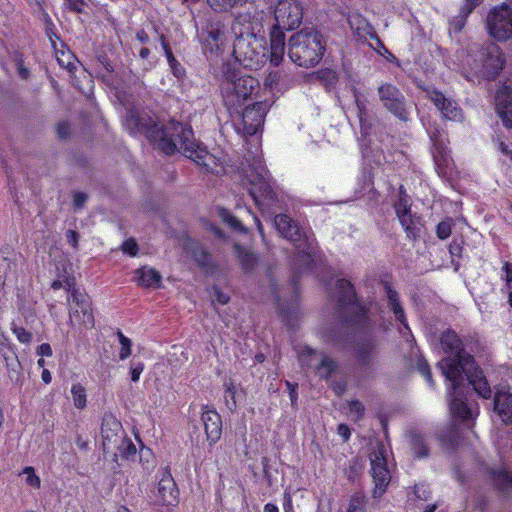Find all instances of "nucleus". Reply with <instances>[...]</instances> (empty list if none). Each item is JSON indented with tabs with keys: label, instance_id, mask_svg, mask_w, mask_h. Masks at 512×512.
Wrapping results in <instances>:
<instances>
[{
	"label": "nucleus",
	"instance_id": "5701e85b",
	"mask_svg": "<svg viewBox=\"0 0 512 512\" xmlns=\"http://www.w3.org/2000/svg\"><path fill=\"white\" fill-rule=\"evenodd\" d=\"M285 50V34H270V48L267 57L277 66L283 58Z\"/></svg>",
	"mask_w": 512,
	"mask_h": 512
},
{
	"label": "nucleus",
	"instance_id": "e2e57ef3",
	"mask_svg": "<svg viewBox=\"0 0 512 512\" xmlns=\"http://www.w3.org/2000/svg\"><path fill=\"white\" fill-rule=\"evenodd\" d=\"M499 477H502V478H503V480H504L505 484H510V483H512V477H511V475H510L507 471H505V470H503V471H501V472H500Z\"/></svg>",
	"mask_w": 512,
	"mask_h": 512
},
{
	"label": "nucleus",
	"instance_id": "f704fd0d",
	"mask_svg": "<svg viewBox=\"0 0 512 512\" xmlns=\"http://www.w3.org/2000/svg\"><path fill=\"white\" fill-rule=\"evenodd\" d=\"M210 7L218 12L226 11L239 3H242V0H207Z\"/></svg>",
	"mask_w": 512,
	"mask_h": 512
},
{
	"label": "nucleus",
	"instance_id": "423d86ee",
	"mask_svg": "<svg viewBox=\"0 0 512 512\" xmlns=\"http://www.w3.org/2000/svg\"><path fill=\"white\" fill-rule=\"evenodd\" d=\"M261 34H238L233 43L235 59L244 67L258 69L267 60V48Z\"/></svg>",
	"mask_w": 512,
	"mask_h": 512
},
{
	"label": "nucleus",
	"instance_id": "9d476101",
	"mask_svg": "<svg viewBox=\"0 0 512 512\" xmlns=\"http://www.w3.org/2000/svg\"><path fill=\"white\" fill-rule=\"evenodd\" d=\"M504 58L495 44H488L479 52L477 58L473 59L471 71L485 79H494L503 69Z\"/></svg>",
	"mask_w": 512,
	"mask_h": 512
},
{
	"label": "nucleus",
	"instance_id": "864d4df0",
	"mask_svg": "<svg viewBox=\"0 0 512 512\" xmlns=\"http://www.w3.org/2000/svg\"><path fill=\"white\" fill-rule=\"evenodd\" d=\"M213 295L215 297V300L221 305H224L229 301V296L226 293L221 292L219 289L215 288Z\"/></svg>",
	"mask_w": 512,
	"mask_h": 512
},
{
	"label": "nucleus",
	"instance_id": "bb28decb",
	"mask_svg": "<svg viewBox=\"0 0 512 512\" xmlns=\"http://www.w3.org/2000/svg\"><path fill=\"white\" fill-rule=\"evenodd\" d=\"M338 301L343 305L354 304L355 293L350 282L339 280L337 282Z\"/></svg>",
	"mask_w": 512,
	"mask_h": 512
},
{
	"label": "nucleus",
	"instance_id": "69168bd1",
	"mask_svg": "<svg viewBox=\"0 0 512 512\" xmlns=\"http://www.w3.org/2000/svg\"><path fill=\"white\" fill-rule=\"evenodd\" d=\"M401 205V210L402 212H404V209L406 210V212H410V209H409V206H408V202L407 200L403 199V198H400L399 202L396 204L395 208L397 206H400Z\"/></svg>",
	"mask_w": 512,
	"mask_h": 512
},
{
	"label": "nucleus",
	"instance_id": "3c124183",
	"mask_svg": "<svg viewBox=\"0 0 512 512\" xmlns=\"http://www.w3.org/2000/svg\"><path fill=\"white\" fill-rule=\"evenodd\" d=\"M66 239H67V242L73 247V248H77L78 247V239H79V235L76 231L74 230H68L66 232Z\"/></svg>",
	"mask_w": 512,
	"mask_h": 512
},
{
	"label": "nucleus",
	"instance_id": "680f3d73",
	"mask_svg": "<svg viewBox=\"0 0 512 512\" xmlns=\"http://www.w3.org/2000/svg\"><path fill=\"white\" fill-rule=\"evenodd\" d=\"M41 378L45 384H49L52 380L51 373L47 369L42 371Z\"/></svg>",
	"mask_w": 512,
	"mask_h": 512
},
{
	"label": "nucleus",
	"instance_id": "c03bdc74",
	"mask_svg": "<svg viewBox=\"0 0 512 512\" xmlns=\"http://www.w3.org/2000/svg\"><path fill=\"white\" fill-rule=\"evenodd\" d=\"M122 250L124 253L130 256H136L138 251V245L134 239H127L122 244Z\"/></svg>",
	"mask_w": 512,
	"mask_h": 512
},
{
	"label": "nucleus",
	"instance_id": "cd10ccee",
	"mask_svg": "<svg viewBox=\"0 0 512 512\" xmlns=\"http://www.w3.org/2000/svg\"><path fill=\"white\" fill-rule=\"evenodd\" d=\"M386 290L388 302L391 309L394 312L395 317L397 318L398 321H400L403 324L405 329H409L408 324L406 322L404 311L398 301V294L389 287H387Z\"/></svg>",
	"mask_w": 512,
	"mask_h": 512
},
{
	"label": "nucleus",
	"instance_id": "e433bc0d",
	"mask_svg": "<svg viewBox=\"0 0 512 512\" xmlns=\"http://www.w3.org/2000/svg\"><path fill=\"white\" fill-rule=\"evenodd\" d=\"M219 216L220 218L225 222L227 223L230 227H232L233 229H236V230H244V228L242 227L241 223L239 222V220L233 216L230 211L224 209V208H220L219 209Z\"/></svg>",
	"mask_w": 512,
	"mask_h": 512
},
{
	"label": "nucleus",
	"instance_id": "6e6d98bb",
	"mask_svg": "<svg viewBox=\"0 0 512 512\" xmlns=\"http://www.w3.org/2000/svg\"><path fill=\"white\" fill-rule=\"evenodd\" d=\"M337 432L345 441H347L350 438V429L345 424L338 425Z\"/></svg>",
	"mask_w": 512,
	"mask_h": 512
},
{
	"label": "nucleus",
	"instance_id": "6e6552de",
	"mask_svg": "<svg viewBox=\"0 0 512 512\" xmlns=\"http://www.w3.org/2000/svg\"><path fill=\"white\" fill-rule=\"evenodd\" d=\"M245 180L250 185L249 193L259 207L269 206L274 194L269 183V174L260 157H254L245 174Z\"/></svg>",
	"mask_w": 512,
	"mask_h": 512
},
{
	"label": "nucleus",
	"instance_id": "5fc2aeb1",
	"mask_svg": "<svg viewBox=\"0 0 512 512\" xmlns=\"http://www.w3.org/2000/svg\"><path fill=\"white\" fill-rule=\"evenodd\" d=\"M87 200V195L84 193H76L73 197V204L76 208H81Z\"/></svg>",
	"mask_w": 512,
	"mask_h": 512
},
{
	"label": "nucleus",
	"instance_id": "f257e3e1",
	"mask_svg": "<svg viewBox=\"0 0 512 512\" xmlns=\"http://www.w3.org/2000/svg\"><path fill=\"white\" fill-rule=\"evenodd\" d=\"M130 122L135 124L137 131L144 132L153 142L154 146L165 154L170 155L177 150H182L187 158L203 166L207 171L216 174L223 171L220 159L194 140L190 127L174 121L169 122L165 126L153 124L146 127L144 123L134 118V116L127 120V125Z\"/></svg>",
	"mask_w": 512,
	"mask_h": 512
},
{
	"label": "nucleus",
	"instance_id": "0e129e2a",
	"mask_svg": "<svg viewBox=\"0 0 512 512\" xmlns=\"http://www.w3.org/2000/svg\"><path fill=\"white\" fill-rule=\"evenodd\" d=\"M62 56L67 58V63H65V61H64L62 58H59V57L57 56V59H58L59 63H60L61 65H63V66L69 67V66H70V64H71V62H70V58H71L70 53H67V54H66V53L62 52Z\"/></svg>",
	"mask_w": 512,
	"mask_h": 512
},
{
	"label": "nucleus",
	"instance_id": "72a5a7b5",
	"mask_svg": "<svg viewBox=\"0 0 512 512\" xmlns=\"http://www.w3.org/2000/svg\"><path fill=\"white\" fill-rule=\"evenodd\" d=\"M117 336L120 343L119 359L126 360L132 354V342L121 331L117 332Z\"/></svg>",
	"mask_w": 512,
	"mask_h": 512
},
{
	"label": "nucleus",
	"instance_id": "393cba45",
	"mask_svg": "<svg viewBox=\"0 0 512 512\" xmlns=\"http://www.w3.org/2000/svg\"><path fill=\"white\" fill-rule=\"evenodd\" d=\"M71 399L73 406L78 410H83L87 407V390L86 387L77 382L73 383L70 389Z\"/></svg>",
	"mask_w": 512,
	"mask_h": 512
},
{
	"label": "nucleus",
	"instance_id": "a19ab883",
	"mask_svg": "<svg viewBox=\"0 0 512 512\" xmlns=\"http://www.w3.org/2000/svg\"><path fill=\"white\" fill-rule=\"evenodd\" d=\"M346 512H364V499L361 496H353L350 499Z\"/></svg>",
	"mask_w": 512,
	"mask_h": 512
},
{
	"label": "nucleus",
	"instance_id": "39448f33",
	"mask_svg": "<svg viewBox=\"0 0 512 512\" xmlns=\"http://www.w3.org/2000/svg\"><path fill=\"white\" fill-rule=\"evenodd\" d=\"M324 44L323 34H292L289 39V57L299 66H315L323 56Z\"/></svg>",
	"mask_w": 512,
	"mask_h": 512
},
{
	"label": "nucleus",
	"instance_id": "ea45409f",
	"mask_svg": "<svg viewBox=\"0 0 512 512\" xmlns=\"http://www.w3.org/2000/svg\"><path fill=\"white\" fill-rule=\"evenodd\" d=\"M372 39L376 42L377 47H374V49L383 57H385L387 60L394 62L396 58L394 55L379 41L377 38V34H371Z\"/></svg>",
	"mask_w": 512,
	"mask_h": 512
},
{
	"label": "nucleus",
	"instance_id": "9b49d317",
	"mask_svg": "<svg viewBox=\"0 0 512 512\" xmlns=\"http://www.w3.org/2000/svg\"><path fill=\"white\" fill-rule=\"evenodd\" d=\"M101 434L103 446L106 450L119 449L120 446H126L127 455L136 453L135 446L130 440L125 439L122 425L113 414H105L103 416Z\"/></svg>",
	"mask_w": 512,
	"mask_h": 512
},
{
	"label": "nucleus",
	"instance_id": "4be33fe9",
	"mask_svg": "<svg viewBox=\"0 0 512 512\" xmlns=\"http://www.w3.org/2000/svg\"><path fill=\"white\" fill-rule=\"evenodd\" d=\"M157 494L159 501L165 505H175L178 499L176 483L170 475H164L158 483Z\"/></svg>",
	"mask_w": 512,
	"mask_h": 512
},
{
	"label": "nucleus",
	"instance_id": "4d7b16f0",
	"mask_svg": "<svg viewBox=\"0 0 512 512\" xmlns=\"http://www.w3.org/2000/svg\"><path fill=\"white\" fill-rule=\"evenodd\" d=\"M284 511L285 512H294L293 510V503H292V497L289 493L284 494V503H283Z\"/></svg>",
	"mask_w": 512,
	"mask_h": 512
},
{
	"label": "nucleus",
	"instance_id": "ddd939ff",
	"mask_svg": "<svg viewBox=\"0 0 512 512\" xmlns=\"http://www.w3.org/2000/svg\"><path fill=\"white\" fill-rule=\"evenodd\" d=\"M70 321L74 325L91 328L94 325V315L89 297L78 289H72L69 296Z\"/></svg>",
	"mask_w": 512,
	"mask_h": 512
},
{
	"label": "nucleus",
	"instance_id": "1a4fd4ad",
	"mask_svg": "<svg viewBox=\"0 0 512 512\" xmlns=\"http://www.w3.org/2000/svg\"><path fill=\"white\" fill-rule=\"evenodd\" d=\"M441 344L444 351L453 357L442 359L439 362V367L446 380L454 385L457 383L458 377L461 376L462 358L470 355L462 351L461 340L453 331H446L442 334Z\"/></svg>",
	"mask_w": 512,
	"mask_h": 512
},
{
	"label": "nucleus",
	"instance_id": "f8f14e48",
	"mask_svg": "<svg viewBox=\"0 0 512 512\" xmlns=\"http://www.w3.org/2000/svg\"><path fill=\"white\" fill-rule=\"evenodd\" d=\"M388 448L382 443H376L370 453L371 473L375 482V495H382L390 481L387 468Z\"/></svg>",
	"mask_w": 512,
	"mask_h": 512
},
{
	"label": "nucleus",
	"instance_id": "20e7f679",
	"mask_svg": "<svg viewBox=\"0 0 512 512\" xmlns=\"http://www.w3.org/2000/svg\"><path fill=\"white\" fill-rule=\"evenodd\" d=\"M258 88L259 82L254 77L243 74L240 70L229 69L221 84L225 106L227 109L244 106Z\"/></svg>",
	"mask_w": 512,
	"mask_h": 512
},
{
	"label": "nucleus",
	"instance_id": "09e8293b",
	"mask_svg": "<svg viewBox=\"0 0 512 512\" xmlns=\"http://www.w3.org/2000/svg\"><path fill=\"white\" fill-rule=\"evenodd\" d=\"M503 275L502 279L510 286L512 283V263L506 262L502 268Z\"/></svg>",
	"mask_w": 512,
	"mask_h": 512
},
{
	"label": "nucleus",
	"instance_id": "aec40b11",
	"mask_svg": "<svg viewBox=\"0 0 512 512\" xmlns=\"http://www.w3.org/2000/svg\"><path fill=\"white\" fill-rule=\"evenodd\" d=\"M207 441L210 445L216 444L222 435V420L219 413L206 407L201 415Z\"/></svg>",
	"mask_w": 512,
	"mask_h": 512
},
{
	"label": "nucleus",
	"instance_id": "2eb2a0df",
	"mask_svg": "<svg viewBox=\"0 0 512 512\" xmlns=\"http://www.w3.org/2000/svg\"><path fill=\"white\" fill-rule=\"evenodd\" d=\"M425 93L441 112L443 118L455 122L462 121V111L453 99L445 97L442 92L435 89H427Z\"/></svg>",
	"mask_w": 512,
	"mask_h": 512
},
{
	"label": "nucleus",
	"instance_id": "58836bf2",
	"mask_svg": "<svg viewBox=\"0 0 512 512\" xmlns=\"http://www.w3.org/2000/svg\"><path fill=\"white\" fill-rule=\"evenodd\" d=\"M144 363L141 361H132L130 363V377L131 381L138 382L142 372L144 371Z\"/></svg>",
	"mask_w": 512,
	"mask_h": 512
},
{
	"label": "nucleus",
	"instance_id": "a878e982",
	"mask_svg": "<svg viewBox=\"0 0 512 512\" xmlns=\"http://www.w3.org/2000/svg\"><path fill=\"white\" fill-rule=\"evenodd\" d=\"M396 213L399 218V221L403 228L405 229L408 237L415 238L418 234V228L416 226V222L411 215L410 212H406L404 209V212L401 210V205L396 207Z\"/></svg>",
	"mask_w": 512,
	"mask_h": 512
},
{
	"label": "nucleus",
	"instance_id": "6ab92c4d",
	"mask_svg": "<svg viewBox=\"0 0 512 512\" xmlns=\"http://www.w3.org/2000/svg\"><path fill=\"white\" fill-rule=\"evenodd\" d=\"M495 105L505 127L512 128V90L503 84L496 92Z\"/></svg>",
	"mask_w": 512,
	"mask_h": 512
},
{
	"label": "nucleus",
	"instance_id": "79ce46f5",
	"mask_svg": "<svg viewBox=\"0 0 512 512\" xmlns=\"http://www.w3.org/2000/svg\"><path fill=\"white\" fill-rule=\"evenodd\" d=\"M451 232L452 227L449 221H442L437 225L436 233L440 239H447L451 235Z\"/></svg>",
	"mask_w": 512,
	"mask_h": 512
},
{
	"label": "nucleus",
	"instance_id": "49530a36",
	"mask_svg": "<svg viewBox=\"0 0 512 512\" xmlns=\"http://www.w3.org/2000/svg\"><path fill=\"white\" fill-rule=\"evenodd\" d=\"M434 160H435L436 165L439 168L441 167V165H443L445 167L449 166L448 156L446 155V153H444L440 150L437 152V154L436 153L434 154Z\"/></svg>",
	"mask_w": 512,
	"mask_h": 512
},
{
	"label": "nucleus",
	"instance_id": "13d9d810",
	"mask_svg": "<svg viewBox=\"0 0 512 512\" xmlns=\"http://www.w3.org/2000/svg\"><path fill=\"white\" fill-rule=\"evenodd\" d=\"M286 386L290 390V392H289L290 400L292 402V405H294L296 400H297L296 386L293 385L292 383L288 382V381L286 382Z\"/></svg>",
	"mask_w": 512,
	"mask_h": 512
},
{
	"label": "nucleus",
	"instance_id": "412c9836",
	"mask_svg": "<svg viewBox=\"0 0 512 512\" xmlns=\"http://www.w3.org/2000/svg\"><path fill=\"white\" fill-rule=\"evenodd\" d=\"M494 411L504 424L512 423V394L498 391L494 397Z\"/></svg>",
	"mask_w": 512,
	"mask_h": 512
},
{
	"label": "nucleus",
	"instance_id": "b1692460",
	"mask_svg": "<svg viewBox=\"0 0 512 512\" xmlns=\"http://www.w3.org/2000/svg\"><path fill=\"white\" fill-rule=\"evenodd\" d=\"M137 284L142 287H159L161 283V275L153 268L144 266L136 270Z\"/></svg>",
	"mask_w": 512,
	"mask_h": 512
},
{
	"label": "nucleus",
	"instance_id": "7ed1b4c3",
	"mask_svg": "<svg viewBox=\"0 0 512 512\" xmlns=\"http://www.w3.org/2000/svg\"><path fill=\"white\" fill-rule=\"evenodd\" d=\"M302 7L296 0H279L274 11V17L270 24L265 26L262 23L263 17H254L251 20L250 12L247 10L236 17V22L244 26L246 31L260 32L267 29L270 32H290L299 28L302 23Z\"/></svg>",
	"mask_w": 512,
	"mask_h": 512
},
{
	"label": "nucleus",
	"instance_id": "bf43d9fd",
	"mask_svg": "<svg viewBox=\"0 0 512 512\" xmlns=\"http://www.w3.org/2000/svg\"><path fill=\"white\" fill-rule=\"evenodd\" d=\"M426 489H425V486L424 485H421V486H416L415 487V494L418 498L420 499H426Z\"/></svg>",
	"mask_w": 512,
	"mask_h": 512
},
{
	"label": "nucleus",
	"instance_id": "2f4dec72",
	"mask_svg": "<svg viewBox=\"0 0 512 512\" xmlns=\"http://www.w3.org/2000/svg\"><path fill=\"white\" fill-rule=\"evenodd\" d=\"M160 42H161L162 48L165 52V55L167 57V61L170 65L171 69L173 70V73L175 74V76L180 77L182 75V67L179 65L177 60L174 58L172 51L166 44L163 34H161Z\"/></svg>",
	"mask_w": 512,
	"mask_h": 512
},
{
	"label": "nucleus",
	"instance_id": "7c9ffc66",
	"mask_svg": "<svg viewBox=\"0 0 512 512\" xmlns=\"http://www.w3.org/2000/svg\"><path fill=\"white\" fill-rule=\"evenodd\" d=\"M187 252L191 254L194 260L199 265H206L208 263V255L204 252L202 247L196 242L188 241Z\"/></svg>",
	"mask_w": 512,
	"mask_h": 512
},
{
	"label": "nucleus",
	"instance_id": "dca6fc26",
	"mask_svg": "<svg viewBox=\"0 0 512 512\" xmlns=\"http://www.w3.org/2000/svg\"><path fill=\"white\" fill-rule=\"evenodd\" d=\"M486 22L489 32H512V9L506 4L496 6L488 13Z\"/></svg>",
	"mask_w": 512,
	"mask_h": 512
},
{
	"label": "nucleus",
	"instance_id": "052dcab7",
	"mask_svg": "<svg viewBox=\"0 0 512 512\" xmlns=\"http://www.w3.org/2000/svg\"><path fill=\"white\" fill-rule=\"evenodd\" d=\"M499 149L503 154L507 155L512 160V151L508 149V147H507V145H505V143L500 142Z\"/></svg>",
	"mask_w": 512,
	"mask_h": 512
},
{
	"label": "nucleus",
	"instance_id": "8fccbe9b",
	"mask_svg": "<svg viewBox=\"0 0 512 512\" xmlns=\"http://www.w3.org/2000/svg\"><path fill=\"white\" fill-rule=\"evenodd\" d=\"M51 287L54 290L65 288L70 291L72 288V282L69 279H65L64 281L57 279L52 282Z\"/></svg>",
	"mask_w": 512,
	"mask_h": 512
},
{
	"label": "nucleus",
	"instance_id": "a18cd8bd",
	"mask_svg": "<svg viewBox=\"0 0 512 512\" xmlns=\"http://www.w3.org/2000/svg\"><path fill=\"white\" fill-rule=\"evenodd\" d=\"M363 405L359 401H351L349 403V413L358 419L363 414Z\"/></svg>",
	"mask_w": 512,
	"mask_h": 512
},
{
	"label": "nucleus",
	"instance_id": "c9c22d12",
	"mask_svg": "<svg viewBox=\"0 0 512 512\" xmlns=\"http://www.w3.org/2000/svg\"><path fill=\"white\" fill-rule=\"evenodd\" d=\"M411 447L417 457H425L427 450L425 446L424 438L420 435H413L411 437Z\"/></svg>",
	"mask_w": 512,
	"mask_h": 512
},
{
	"label": "nucleus",
	"instance_id": "473e14b6",
	"mask_svg": "<svg viewBox=\"0 0 512 512\" xmlns=\"http://www.w3.org/2000/svg\"><path fill=\"white\" fill-rule=\"evenodd\" d=\"M235 249H236V252H237V256L238 258L240 259L243 267L246 269V270H249L253 267V265L256 263V256L249 252L248 250L240 247V246H235Z\"/></svg>",
	"mask_w": 512,
	"mask_h": 512
},
{
	"label": "nucleus",
	"instance_id": "0eeeda50",
	"mask_svg": "<svg viewBox=\"0 0 512 512\" xmlns=\"http://www.w3.org/2000/svg\"><path fill=\"white\" fill-rule=\"evenodd\" d=\"M268 108L267 102L259 101L252 104L246 103L244 106L228 109V111L237 133L254 135L262 128Z\"/></svg>",
	"mask_w": 512,
	"mask_h": 512
},
{
	"label": "nucleus",
	"instance_id": "f3484780",
	"mask_svg": "<svg viewBox=\"0 0 512 512\" xmlns=\"http://www.w3.org/2000/svg\"><path fill=\"white\" fill-rule=\"evenodd\" d=\"M379 95L385 107L399 117L401 120L407 119V111L403 101L402 94L392 85H382L379 88Z\"/></svg>",
	"mask_w": 512,
	"mask_h": 512
},
{
	"label": "nucleus",
	"instance_id": "338daca9",
	"mask_svg": "<svg viewBox=\"0 0 512 512\" xmlns=\"http://www.w3.org/2000/svg\"><path fill=\"white\" fill-rule=\"evenodd\" d=\"M18 73L23 79H26L29 75L28 70L24 68L22 64H18Z\"/></svg>",
	"mask_w": 512,
	"mask_h": 512
},
{
	"label": "nucleus",
	"instance_id": "774afa93",
	"mask_svg": "<svg viewBox=\"0 0 512 512\" xmlns=\"http://www.w3.org/2000/svg\"><path fill=\"white\" fill-rule=\"evenodd\" d=\"M264 512H278V507L274 504L268 503L264 507Z\"/></svg>",
	"mask_w": 512,
	"mask_h": 512
},
{
	"label": "nucleus",
	"instance_id": "4468645a",
	"mask_svg": "<svg viewBox=\"0 0 512 512\" xmlns=\"http://www.w3.org/2000/svg\"><path fill=\"white\" fill-rule=\"evenodd\" d=\"M274 223L279 233L289 239L295 245L299 253L310 257L311 243L297 224L293 223L287 215H277L274 219Z\"/></svg>",
	"mask_w": 512,
	"mask_h": 512
},
{
	"label": "nucleus",
	"instance_id": "de8ad7c7",
	"mask_svg": "<svg viewBox=\"0 0 512 512\" xmlns=\"http://www.w3.org/2000/svg\"><path fill=\"white\" fill-rule=\"evenodd\" d=\"M68 8L74 12H82L85 2L84 0H66Z\"/></svg>",
	"mask_w": 512,
	"mask_h": 512
},
{
	"label": "nucleus",
	"instance_id": "37998d69",
	"mask_svg": "<svg viewBox=\"0 0 512 512\" xmlns=\"http://www.w3.org/2000/svg\"><path fill=\"white\" fill-rule=\"evenodd\" d=\"M417 369L423 375V377L426 379V381L430 385H432L433 384L432 375H431V371H430V368H429L427 362L423 359H420L417 363Z\"/></svg>",
	"mask_w": 512,
	"mask_h": 512
},
{
	"label": "nucleus",
	"instance_id": "c85d7f7f",
	"mask_svg": "<svg viewBox=\"0 0 512 512\" xmlns=\"http://www.w3.org/2000/svg\"><path fill=\"white\" fill-rule=\"evenodd\" d=\"M20 476L23 478V481L26 486H28L31 489H40L41 487V479L36 474V471L33 467L27 466L25 467L22 472L20 473Z\"/></svg>",
	"mask_w": 512,
	"mask_h": 512
},
{
	"label": "nucleus",
	"instance_id": "603ef678",
	"mask_svg": "<svg viewBox=\"0 0 512 512\" xmlns=\"http://www.w3.org/2000/svg\"><path fill=\"white\" fill-rule=\"evenodd\" d=\"M37 354L41 357H49L52 355V348L50 346V344L48 343H43L41 344L38 348H37Z\"/></svg>",
	"mask_w": 512,
	"mask_h": 512
},
{
	"label": "nucleus",
	"instance_id": "a211bd4d",
	"mask_svg": "<svg viewBox=\"0 0 512 512\" xmlns=\"http://www.w3.org/2000/svg\"><path fill=\"white\" fill-rule=\"evenodd\" d=\"M301 363L308 367H316L322 378H327L335 369V363L328 357H323L309 347H304L299 353Z\"/></svg>",
	"mask_w": 512,
	"mask_h": 512
},
{
	"label": "nucleus",
	"instance_id": "4c0bfd02",
	"mask_svg": "<svg viewBox=\"0 0 512 512\" xmlns=\"http://www.w3.org/2000/svg\"><path fill=\"white\" fill-rule=\"evenodd\" d=\"M11 330L16 336L17 340L21 343L28 344L32 340V334L23 327L16 326L14 323L11 326Z\"/></svg>",
	"mask_w": 512,
	"mask_h": 512
},
{
	"label": "nucleus",
	"instance_id": "c756f323",
	"mask_svg": "<svg viewBox=\"0 0 512 512\" xmlns=\"http://www.w3.org/2000/svg\"><path fill=\"white\" fill-rule=\"evenodd\" d=\"M483 0H465L463 7L460 9L459 19L457 20L454 28L461 30L464 26L465 19L469 14L482 3Z\"/></svg>",
	"mask_w": 512,
	"mask_h": 512
},
{
	"label": "nucleus",
	"instance_id": "f03ea898",
	"mask_svg": "<svg viewBox=\"0 0 512 512\" xmlns=\"http://www.w3.org/2000/svg\"><path fill=\"white\" fill-rule=\"evenodd\" d=\"M462 361V368H460L461 376L458 377L457 383L454 385L450 383V411L454 417L466 421L475 419L479 413V409L478 407L472 408L468 406L461 398L460 384L464 377L467 378L475 392L482 398H490L492 392L482 371L475 365L474 358L472 356H464Z\"/></svg>",
	"mask_w": 512,
	"mask_h": 512
}]
</instances>
